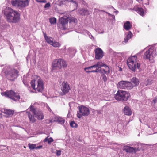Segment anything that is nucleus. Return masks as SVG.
<instances>
[{
	"instance_id": "1",
	"label": "nucleus",
	"mask_w": 157,
	"mask_h": 157,
	"mask_svg": "<svg viewBox=\"0 0 157 157\" xmlns=\"http://www.w3.org/2000/svg\"><path fill=\"white\" fill-rule=\"evenodd\" d=\"M3 12L6 21L8 22L15 23L19 21L20 14L17 11L11 8L6 7Z\"/></svg>"
},
{
	"instance_id": "2",
	"label": "nucleus",
	"mask_w": 157,
	"mask_h": 157,
	"mask_svg": "<svg viewBox=\"0 0 157 157\" xmlns=\"http://www.w3.org/2000/svg\"><path fill=\"white\" fill-rule=\"evenodd\" d=\"M137 56L136 55L132 56L129 58L127 60V64L129 68L133 72H135L137 69L140 71V64L137 61Z\"/></svg>"
},
{
	"instance_id": "3",
	"label": "nucleus",
	"mask_w": 157,
	"mask_h": 157,
	"mask_svg": "<svg viewBox=\"0 0 157 157\" xmlns=\"http://www.w3.org/2000/svg\"><path fill=\"white\" fill-rule=\"evenodd\" d=\"M32 88L36 92H41L44 89V85L42 80L39 76H37L36 80H33L30 82Z\"/></svg>"
},
{
	"instance_id": "4",
	"label": "nucleus",
	"mask_w": 157,
	"mask_h": 157,
	"mask_svg": "<svg viewBox=\"0 0 157 157\" xmlns=\"http://www.w3.org/2000/svg\"><path fill=\"white\" fill-rule=\"evenodd\" d=\"M130 97V95L129 93L126 91L119 90L115 94L114 98L117 100L126 101Z\"/></svg>"
},
{
	"instance_id": "5",
	"label": "nucleus",
	"mask_w": 157,
	"mask_h": 157,
	"mask_svg": "<svg viewBox=\"0 0 157 157\" xmlns=\"http://www.w3.org/2000/svg\"><path fill=\"white\" fill-rule=\"evenodd\" d=\"M1 94L2 96H4L15 101L19 100L20 98L18 93L15 92L12 90H7L4 92L1 93Z\"/></svg>"
},
{
	"instance_id": "6",
	"label": "nucleus",
	"mask_w": 157,
	"mask_h": 157,
	"mask_svg": "<svg viewBox=\"0 0 157 157\" xmlns=\"http://www.w3.org/2000/svg\"><path fill=\"white\" fill-rule=\"evenodd\" d=\"M19 73V71L17 70L13 69L6 71L5 75L8 80L13 81L18 76Z\"/></svg>"
},
{
	"instance_id": "7",
	"label": "nucleus",
	"mask_w": 157,
	"mask_h": 157,
	"mask_svg": "<svg viewBox=\"0 0 157 157\" xmlns=\"http://www.w3.org/2000/svg\"><path fill=\"white\" fill-rule=\"evenodd\" d=\"M79 111H78L77 117L79 118H81L83 116H87L90 114V110L88 108L83 105L79 106Z\"/></svg>"
},
{
	"instance_id": "8",
	"label": "nucleus",
	"mask_w": 157,
	"mask_h": 157,
	"mask_svg": "<svg viewBox=\"0 0 157 157\" xmlns=\"http://www.w3.org/2000/svg\"><path fill=\"white\" fill-rule=\"evenodd\" d=\"M117 86L118 88L121 89H131L133 87L132 83L127 81H120Z\"/></svg>"
},
{
	"instance_id": "9",
	"label": "nucleus",
	"mask_w": 157,
	"mask_h": 157,
	"mask_svg": "<svg viewBox=\"0 0 157 157\" xmlns=\"http://www.w3.org/2000/svg\"><path fill=\"white\" fill-rule=\"evenodd\" d=\"M30 111L33 113L34 117L39 120H41L44 118V116L40 110H36L33 106H31L30 107Z\"/></svg>"
},
{
	"instance_id": "10",
	"label": "nucleus",
	"mask_w": 157,
	"mask_h": 157,
	"mask_svg": "<svg viewBox=\"0 0 157 157\" xmlns=\"http://www.w3.org/2000/svg\"><path fill=\"white\" fill-rule=\"evenodd\" d=\"M155 54V52L154 50L150 48L144 53L143 56L144 58L151 60L153 59Z\"/></svg>"
},
{
	"instance_id": "11",
	"label": "nucleus",
	"mask_w": 157,
	"mask_h": 157,
	"mask_svg": "<svg viewBox=\"0 0 157 157\" xmlns=\"http://www.w3.org/2000/svg\"><path fill=\"white\" fill-rule=\"evenodd\" d=\"M61 89L64 94L68 93L70 90V87L67 82L64 81L61 86Z\"/></svg>"
},
{
	"instance_id": "12",
	"label": "nucleus",
	"mask_w": 157,
	"mask_h": 157,
	"mask_svg": "<svg viewBox=\"0 0 157 157\" xmlns=\"http://www.w3.org/2000/svg\"><path fill=\"white\" fill-rule=\"evenodd\" d=\"M95 57L96 59L99 60L102 58L104 55L103 52L100 48H98L94 50Z\"/></svg>"
},
{
	"instance_id": "13",
	"label": "nucleus",
	"mask_w": 157,
	"mask_h": 157,
	"mask_svg": "<svg viewBox=\"0 0 157 157\" xmlns=\"http://www.w3.org/2000/svg\"><path fill=\"white\" fill-rule=\"evenodd\" d=\"M123 150L127 153H136L138 151H139L140 150L136 147L134 148L130 146H125L123 147Z\"/></svg>"
},
{
	"instance_id": "14",
	"label": "nucleus",
	"mask_w": 157,
	"mask_h": 157,
	"mask_svg": "<svg viewBox=\"0 0 157 157\" xmlns=\"http://www.w3.org/2000/svg\"><path fill=\"white\" fill-rule=\"evenodd\" d=\"M48 43L52 45L55 48H59L61 46L60 44L58 42L54 40V39L52 37L51 38L48 39Z\"/></svg>"
},
{
	"instance_id": "15",
	"label": "nucleus",
	"mask_w": 157,
	"mask_h": 157,
	"mask_svg": "<svg viewBox=\"0 0 157 157\" xmlns=\"http://www.w3.org/2000/svg\"><path fill=\"white\" fill-rule=\"evenodd\" d=\"M69 22L68 25L69 29H72L77 22V20L74 17H71L69 19Z\"/></svg>"
},
{
	"instance_id": "16",
	"label": "nucleus",
	"mask_w": 157,
	"mask_h": 157,
	"mask_svg": "<svg viewBox=\"0 0 157 157\" xmlns=\"http://www.w3.org/2000/svg\"><path fill=\"white\" fill-rule=\"evenodd\" d=\"M19 3V7L20 8H24L28 6L29 4V0H20Z\"/></svg>"
},
{
	"instance_id": "17",
	"label": "nucleus",
	"mask_w": 157,
	"mask_h": 157,
	"mask_svg": "<svg viewBox=\"0 0 157 157\" xmlns=\"http://www.w3.org/2000/svg\"><path fill=\"white\" fill-rule=\"evenodd\" d=\"M61 59L55 60L52 63V65L53 67H57L58 69H61Z\"/></svg>"
},
{
	"instance_id": "18",
	"label": "nucleus",
	"mask_w": 157,
	"mask_h": 157,
	"mask_svg": "<svg viewBox=\"0 0 157 157\" xmlns=\"http://www.w3.org/2000/svg\"><path fill=\"white\" fill-rule=\"evenodd\" d=\"M57 27L61 30L69 29L68 25H66V24L62 23V21H59L57 24Z\"/></svg>"
},
{
	"instance_id": "19",
	"label": "nucleus",
	"mask_w": 157,
	"mask_h": 157,
	"mask_svg": "<svg viewBox=\"0 0 157 157\" xmlns=\"http://www.w3.org/2000/svg\"><path fill=\"white\" fill-rule=\"evenodd\" d=\"M133 10L137 12L141 16H143L144 15L143 9L142 8L138 7L137 6H134Z\"/></svg>"
},
{
	"instance_id": "20",
	"label": "nucleus",
	"mask_w": 157,
	"mask_h": 157,
	"mask_svg": "<svg viewBox=\"0 0 157 157\" xmlns=\"http://www.w3.org/2000/svg\"><path fill=\"white\" fill-rule=\"evenodd\" d=\"M28 109L27 110L26 113L29 120L30 122V123L35 122L36 120V119L35 118L33 115L30 113L28 112Z\"/></svg>"
},
{
	"instance_id": "21",
	"label": "nucleus",
	"mask_w": 157,
	"mask_h": 157,
	"mask_svg": "<svg viewBox=\"0 0 157 157\" xmlns=\"http://www.w3.org/2000/svg\"><path fill=\"white\" fill-rule=\"evenodd\" d=\"M59 21H62V23L66 24V25H68V23L69 21V17L67 16H63V17L59 18Z\"/></svg>"
},
{
	"instance_id": "22",
	"label": "nucleus",
	"mask_w": 157,
	"mask_h": 157,
	"mask_svg": "<svg viewBox=\"0 0 157 157\" xmlns=\"http://www.w3.org/2000/svg\"><path fill=\"white\" fill-rule=\"evenodd\" d=\"M124 113L126 115L130 116L132 114V112L129 107L126 106L124 107Z\"/></svg>"
},
{
	"instance_id": "23",
	"label": "nucleus",
	"mask_w": 157,
	"mask_h": 157,
	"mask_svg": "<svg viewBox=\"0 0 157 157\" xmlns=\"http://www.w3.org/2000/svg\"><path fill=\"white\" fill-rule=\"evenodd\" d=\"M132 27V25L129 21H127L124 25V28L126 30H130Z\"/></svg>"
},
{
	"instance_id": "24",
	"label": "nucleus",
	"mask_w": 157,
	"mask_h": 157,
	"mask_svg": "<svg viewBox=\"0 0 157 157\" xmlns=\"http://www.w3.org/2000/svg\"><path fill=\"white\" fill-rule=\"evenodd\" d=\"M4 113L7 115L8 117L12 116L14 113L13 110L10 109H5L4 110Z\"/></svg>"
},
{
	"instance_id": "25",
	"label": "nucleus",
	"mask_w": 157,
	"mask_h": 157,
	"mask_svg": "<svg viewBox=\"0 0 157 157\" xmlns=\"http://www.w3.org/2000/svg\"><path fill=\"white\" fill-rule=\"evenodd\" d=\"M103 67L104 68L102 69V71H104V73L107 75H108L110 73L109 68V67L106 65L105 64V65Z\"/></svg>"
},
{
	"instance_id": "26",
	"label": "nucleus",
	"mask_w": 157,
	"mask_h": 157,
	"mask_svg": "<svg viewBox=\"0 0 157 157\" xmlns=\"http://www.w3.org/2000/svg\"><path fill=\"white\" fill-rule=\"evenodd\" d=\"M131 82L134 84V86H136L138 85L139 83V82L138 79L136 77L133 78L131 79Z\"/></svg>"
},
{
	"instance_id": "27",
	"label": "nucleus",
	"mask_w": 157,
	"mask_h": 157,
	"mask_svg": "<svg viewBox=\"0 0 157 157\" xmlns=\"http://www.w3.org/2000/svg\"><path fill=\"white\" fill-rule=\"evenodd\" d=\"M19 1L20 0H12L11 3L13 6L19 7Z\"/></svg>"
},
{
	"instance_id": "28",
	"label": "nucleus",
	"mask_w": 157,
	"mask_h": 157,
	"mask_svg": "<svg viewBox=\"0 0 157 157\" xmlns=\"http://www.w3.org/2000/svg\"><path fill=\"white\" fill-rule=\"evenodd\" d=\"M96 68L95 70L92 71V72H99L100 71V69H99L98 67L97 66L96 63L94 65L89 67V68Z\"/></svg>"
},
{
	"instance_id": "29",
	"label": "nucleus",
	"mask_w": 157,
	"mask_h": 157,
	"mask_svg": "<svg viewBox=\"0 0 157 157\" xmlns=\"http://www.w3.org/2000/svg\"><path fill=\"white\" fill-rule=\"evenodd\" d=\"M49 136H47L44 140V142H48V144H50L52 142L54 141L52 137L48 138Z\"/></svg>"
},
{
	"instance_id": "30",
	"label": "nucleus",
	"mask_w": 157,
	"mask_h": 157,
	"mask_svg": "<svg viewBox=\"0 0 157 157\" xmlns=\"http://www.w3.org/2000/svg\"><path fill=\"white\" fill-rule=\"evenodd\" d=\"M60 65H61V68L62 67H66L67 66V64L65 61L61 59V63H60Z\"/></svg>"
},
{
	"instance_id": "31",
	"label": "nucleus",
	"mask_w": 157,
	"mask_h": 157,
	"mask_svg": "<svg viewBox=\"0 0 157 157\" xmlns=\"http://www.w3.org/2000/svg\"><path fill=\"white\" fill-rule=\"evenodd\" d=\"M82 12L81 14L82 15H87L89 14V11L88 10L86 9H82L81 10Z\"/></svg>"
},
{
	"instance_id": "32",
	"label": "nucleus",
	"mask_w": 157,
	"mask_h": 157,
	"mask_svg": "<svg viewBox=\"0 0 157 157\" xmlns=\"http://www.w3.org/2000/svg\"><path fill=\"white\" fill-rule=\"evenodd\" d=\"M97 66L98 67L99 69H100L101 71V67H104L105 64L104 63L101 62H98L96 63Z\"/></svg>"
},
{
	"instance_id": "33",
	"label": "nucleus",
	"mask_w": 157,
	"mask_h": 157,
	"mask_svg": "<svg viewBox=\"0 0 157 157\" xmlns=\"http://www.w3.org/2000/svg\"><path fill=\"white\" fill-rule=\"evenodd\" d=\"M49 22L52 24H54L56 23V19L54 17L51 18L49 19Z\"/></svg>"
},
{
	"instance_id": "34",
	"label": "nucleus",
	"mask_w": 157,
	"mask_h": 157,
	"mask_svg": "<svg viewBox=\"0 0 157 157\" xmlns=\"http://www.w3.org/2000/svg\"><path fill=\"white\" fill-rule=\"evenodd\" d=\"M57 121L61 124H64L65 122V120L60 117H59L58 118Z\"/></svg>"
},
{
	"instance_id": "35",
	"label": "nucleus",
	"mask_w": 157,
	"mask_h": 157,
	"mask_svg": "<svg viewBox=\"0 0 157 157\" xmlns=\"http://www.w3.org/2000/svg\"><path fill=\"white\" fill-rule=\"evenodd\" d=\"M70 125L72 127H76L77 126V124L74 121H73L70 123Z\"/></svg>"
},
{
	"instance_id": "36",
	"label": "nucleus",
	"mask_w": 157,
	"mask_h": 157,
	"mask_svg": "<svg viewBox=\"0 0 157 157\" xmlns=\"http://www.w3.org/2000/svg\"><path fill=\"white\" fill-rule=\"evenodd\" d=\"M101 77L103 81L105 82L107 80V78L105 74L103 73V72H102Z\"/></svg>"
},
{
	"instance_id": "37",
	"label": "nucleus",
	"mask_w": 157,
	"mask_h": 157,
	"mask_svg": "<svg viewBox=\"0 0 157 157\" xmlns=\"http://www.w3.org/2000/svg\"><path fill=\"white\" fill-rule=\"evenodd\" d=\"M29 148L30 149H36V145L34 144H29Z\"/></svg>"
},
{
	"instance_id": "38",
	"label": "nucleus",
	"mask_w": 157,
	"mask_h": 157,
	"mask_svg": "<svg viewBox=\"0 0 157 157\" xmlns=\"http://www.w3.org/2000/svg\"><path fill=\"white\" fill-rule=\"evenodd\" d=\"M65 1L67 2H71L74 3L76 6H78V3L76 1H74L73 0H66Z\"/></svg>"
},
{
	"instance_id": "39",
	"label": "nucleus",
	"mask_w": 157,
	"mask_h": 157,
	"mask_svg": "<svg viewBox=\"0 0 157 157\" xmlns=\"http://www.w3.org/2000/svg\"><path fill=\"white\" fill-rule=\"evenodd\" d=\"M43 34H44V37L45 38V39L46 40V41L48 43V40H47L48 39H50V38H51L52 37H48V36H46V33H45L44 32H43Z\"/></svg>"
},
{
	"instance_id": "40",
	"label": "nucleus",
	"mask_w": 157,
	"mask_h": 157,
	"mask_svg": "<svg viewBox=\"0 0 157 157\" xmlns=\"http://www.w3.org/2000/svg\"><path fill=\"white\" fill-rule=\"evenodd\" d=\"M89 67H86L84 68L85 70L87 72H92V71L93 70H91V68H90Z\"/></svg>"
},
{
	"instance_id": "41",
	"label": "nucleus",
	"mask_w": 157,
	"mask_h": 157,
	"mask_svg": "<svg viewBox=\"0 0 157 157\" xmlns=\"http://www.w3.org/2000/svg\"><path fill=\"white\" fill-rule=\"evenodd\" d=\"M37 2L46 3L47 2V1L46 0H35Z\"/></svg>"
},
{
	"instance_id": "42",
	"label": "nucleus",
	"mask_w": 157,
	"mask_h": 157,
	"mask_svg": "<svg viewBox=\"0 0 157 157\" xmlns=\"http://www.w3.org/2000/svg\"><path fill=\"white\" fill-rule=\"evenodd\" d=\"M127 36L129 39H130L132 37V33L129 32L128 33V34L127 35Z\"/></svg>"
},
{
	"instance_id": "43",
	"label": "nucleus",
	"mask_w": 157,
	"mask_h": 157,
	"mask_svg": "<svg viewBox=\"0 0 157 157\" xmlns=\"http://www.w3.org/2000/svg\"><path fill=\"white\" fill-rule=\"evenodd\" d=\"M61 154V151L59 150H56V155L57 156H59Z\"/></svg>"
},
{
	"instance_id": "44",
	"label": "nucleus",
	"mask_w": 157,
	"mask_h": 157,
	"mask_svg": "<svg viewBox=\"0 0 157 157\" xmlns=\"http://www.w3.org/2000/svg\"><path fill=\"white\" fill-rule=\"evenodd\" d=\"M50 6V4L49 3H46L44 6V8H48Z\"/></svg>"
},
{
	"instance_id": "45",
	"label": "nucleus",
	"mask_w": 157,
	"mask_h": 157,
	"mask_svg": "<svg viewBox=\"0 0 157 157\" xmlns=\"http://www.w3.org/2000/svg\"><path fill=\"white\" fill-rule=\"evenodd\" d=\"M129 39L127 36L124 38V41L125 42H128Z\"/></svg>"
},
{
	"instance_id": "46",
	"label": "nucleus",
	"mask_w": 157,
	"mask_h": 157,
	"mask_svg": "<svg viewBox=\"0 0 157 157\" xmlns=\"http://www.w3.org/2000/svg\"><path fill=\"white\" fill-rule=\"evenodd\" d=\"M157 101V98H156V97L152 101L153 102H154V103H156V102Z\"/></svg>"
},
{
	"instance_id": "47",
	"label": "nucleus",
	"mask_w": 157,
	"mask_h": 157,
	"mask_svg": "<svg viewBox=\"0 0 157 157\" xmlns=\"http://www.w3.org/2000/svg\"><path fill=\"white\" fill-rule=\"evenodd\" d=\"M42 147V145L38 146L36 147V149H40Z\"/></svg>"
},
{
	"instance_id": "48",
	"label": "nucleus",
	"mask_w": 157,
	"mask_h": 157,
	"mask_svg": "<svg viewBox=\"0 0 157 157\" xmlns=\"http://www.w3.org/2000/svg\"><path fill=\"white\" fill-rule=\"evenodd\" d=\"M122 68L121 67H119V71H122Z\"/></svg>"
},
{
	"instance_id": "49",
	"label": "nucleus",
	"mask_w": 157,
	"mask_h": 157,
	"mask_svg": "<svg viewBox=\"0 0 157 157\" xmlns=\"http://www.w3.org/2000/svg\"><path fill=\"white\" fill-rule=\"evenodd\" d=\"M48 109L49 111H50V112L51 111V109L49 108V106L48 107Z\"/></svg>"
},
{
	"instance_id": "50",
	"label": "nucleus",
	"mask_w": 157,
	"mask_h": 157,
	"mask_svg": "<svg viewBox=\"0 0 157 157\" xmlns=\"http://www.w3.org/2000/svg\"><path fill=\"white\" fill-rule=\"evenodd\" d=\"M147 126H148V127L149 128H154V127H152V126H151V127H150L149 125H147Z\"/></svg>"
},
{
	"instance_id": "51",
	"label": "nucleus",
	"mask_w": 157,
	"mask_h": 157,
	"mask_svg": "<svg viewBox=\"0 0 157 157\" xmlns=\"http://www.w3.org/2000/svg\"><path fill=\"white\" fill-rule=\"evenodd\" d=\"M52 120H49V122H52Z\"/></svg>"
},
{
	"instance_id": "52",
	"label": "nucleus",
	"mask_w": 157,
	"mask_h": 157,
	"mask_svg": "<svg viewBox=\"0 0 157 157\" xmlns=\"http://www.w3.org/2000/svg\"><path fill=\"white\" fill-rule=\"evenodd\" d=\"M24 148H26L24 146Z\"/></svg>"
}]
</instances>
